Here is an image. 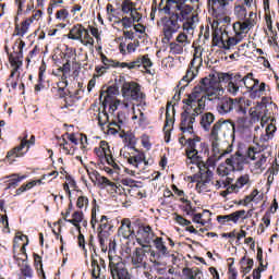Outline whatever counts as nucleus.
Masks as SVG:
<instances>
[{
  "mask_svg": "<svg viewBox=\"0 0 279 279\" xmlns=\"http://www.w3.org/2000/svg\"><path fill=\"white\" fill-rule=\"evenodd\" d=\"M174 8L175 13H172V16H165L161 19L163 36L167 43H171L173 34H178V32L180 31L179 23H184V21H189V16H191V12H193V7L186 4V2H177Z\"/></svg>",
  "mask_w": 279,
  "mask_h": 279,
  "instance_id": "nucleus-1",
  "label": "nucleus"
},
{
  "mask_svg": "<svg viewBox=\"0 0 279 279\" xmlns=\"http://www.w3.org/2000/svg\"><path fill=\"white\" fill-rule=\"evenodd\" d=\"M213 86H215V82H213L210 78L206 76L201 78L199 83L192 89V93L187 95V98L183 99V104H185V106L199 104L202 98H204V95H207V97H213V95H215Z\"/></svg>",
  "mask_w": 279,
  "mask_h": 279,
  "instance_id": "nucleus-2",
  "label": "nucleus"
},
{
  "mask_svg": "<svg viewBox=\"0 0 279 279\" xmlns=\"http://www.w3.org/2000/svg\"><path fill=\"white\" fill-rule=\"evenodd\" d=\"M121 10L123 14L130 15L124 16L117 22L118 25H122L123 29H130V27H133L134 23H141V21L143 20V15L138 13V9L135 8L132 3H122Z\"/></svg>",
  "mask_w": 279,
  "mask_h": 279,
  "instance_id": "nucleus-3",
  "label": "nucleus"
},
{
  "mask_svg": "<svg viewBox=\"0 0 279 279\" xmlns=\"http://www.w3.org/2000/svg\"><path fill=\"white\" fill-rule=\"evenodd\" d=\"M202 64H203L202 57H194L190 62V65L185 75L177 85V88H180L181 86V90H185L186 86H189V84H191V82L199 73V66H202Z\"/></svg>",
  "mask_w": 279,
  "mask_h": 279,
  "instance_id": "nucleus-4",
  "label": "nucleus"
},
{
  "mask_svg": "<svg viewBox=\"0 0 279 279\" xmlns=\"http://www.w3.org/2000/svg\"><path fill=\"white\" fill-rule=\"evenodd\" d=\"M254 154H256V148L248 147L246 157L238 151L234 155H231L230 158H227V160L231 167H233V171H243V167L245 166V162H247V158H250V160H256Z\"/></svg>",
  "mask_w": 279,
  "mask_h": 279,
  "instance_id": "nucleus-5",
  "label": "nucleus"
},
{
  "mask_svg": "<svg viewBox=\"0 0 279 279\" xmlns=\"http://www.w3.org/2000/svg\"><path fill=\"white\" fill-rule=\"evenodd\" d=\"M122 93L124 97H130L133 101H145V94L141 93V85L137 83H124Z\"/></svg>",
  "mask_w": 279,
  "mask_h": 279,
  "instance_id": "nucleus-6",
  "label": "nucleus"
},
{
  "mask_svg": "<svg viewBox=\"0 0 279 279\" xmlns=\"http://www.w3.org/2000/svg\"><path fill=\"white\" fill-rule=\"evenodd\" d=\"M36 144V136L32 135L27 142H21L19 146L11 149L7 154L9 160H14L13 158H23L25 154L29 151V146Z\"/></svg>",
  "mask_w": 279,
  "mask_h": 279,
  "instance_id": "nucleus-7",
  "label": "nucleus"
},
{
  "mask_svg": "<svg viewBox=\"0 0 279 279\" xmlns=\"http://www.w3.org/2000/svg\"><path fill=\"white\" fill-rule=\"evenodd\" d=\"M213 171L207 168L199 167V180L196 183L197 193H208L210 189H208V184H210V180H213Z\"/></svg>",
  "mask_w": 279,
  "mask_h": 279,
  "instance_id": "nucleus-8",
  "label": "nucleus"
},
{
  "mask_svg": "<svg viewBox=\"0 0 279 279\" xmlns=\"http://www.w3.org/2000/svg\"><path fill=\"white\" fill-rule=\"evenodd\" d=\"M154 236H156V234L154 230H151V227L146 226L137 230L136 241L144 250H149V247H151L149 243H151V241L154 242ZM144 243H146V245Z\"/></svg>",
  "mask_w": 279,
  "mask_h": 279,
  "instance_id": "nucleus-9",
  "label": "nucleus"
},
{
  "mask_svg": "<svg viewBox=\"0 0 279 279\" xmlns=\"http://www.w3.org/2000/svg\"><path fill=\"white\" fill-rule=\"evenodd\" d=\"M122 69H129L132 71V69H138L140 66H144L146 69V73L151 75V66H154V63L151 62V59H149V54H144L142 57H138L135 61L129 62V63H122Z\"/></svg>",
  "mask_w": 279,
  "mask_h": 279,
  "instance_id": "nucleus-10",
  "label": "nucleus"
},
{
  "mask_svg": "<svg viewBox=\"0 0 279 279\" xmlns=\"http://www.w3.org/2000/svg\"><path fill=\"white\" fill-rule=\"evenodd\" d=\"M232 75L233 73L220 72L217 74H209L206 77L214 82V86L211 87V89L214 90V94L217 95V93H219V84H230Z\"/></svg>",
  "mask_w": 279,
  "mask_h": 279,
  "instance_id": "nucleus-11",
  "label": "nucleus"
},
{
  "mask_svg": "<svg viewBox=\"0 0 279 279\" xmlns=\"http://www.w3.org/2000/svg\"><path fill=\"white\" fill-rule=\"evenodd\" d=\"M234 108H236V102H234L233 98H230V97L218 98L216 110L222 117L226 114H230V112H232Z\"/></svg>",
  "mask_w": 279,
  "mask_h": 279,
  "instance_id": "nucleus-12",
  "label": "nucleus"
},
{
  "mask_svg": "<svg viewBox=\"0 0 279 279\" xmlns=\"http://www.w3.org/2000/svg\"><path fill=\"white\" fill-rule=\"evenodd\" d=\"M109 269L112 279H132L130 272L125 269V264L119 262L114 264L113 262L109 263Z\"/></svg>",
  "mask_w": 279,
  "mask_h": 279,
  "instance_id": "nucleus-13",
  "label": "nucleus"
},
{
  "mask_svg": "<svg viewBox=\"0 0 279 279\" xmlns=\"http://www.w3.org/2000/svg\"><path fill=\"white\" fill-rule=\"evenodd\" d=\"M153 243L157 251L151 250V247L148 248V252L150 253V256L155 260H160L162 256H167L169 254L167 250V245H165V241L162 238L157 236L155 240H153Z\"/></svg>",
  "mask_w": 279,
  "mask_h": 279,
  "instance_id": "nucleus-14",
  "label": "nucleus"
},
{
  "mask_svg": "<svg viewBox=\"0 0 279 279\" xmlns=\"http://www.w3.org/2000/svg\"><path fill=\"white\" fill-rule=\"evenodd\" d=\"M145 252H147V248H144L143 246H142V248L137 247L133 252L131 263L134 267H136V269L147 267V262H146L147 260V255H145Z\"/></svg>",
  "mask_w": 279,
  "mask_h": 279,
  "instance_id": "nucleus-15",
  "label": "nucleus"
},
{
  "mask_svg": "<svg viewBox=\"0 0 279 279\" xmlns=\"http://www.w3.org/2000/svg\"><path fill=\"white\" fill-rule=\"evenodd\" d=\"M243 88V75L241 73L232 74L231 81L228 84L227 90L232 95L233 97H236L239 95V90Z\"/></svg>",
  "mask_w": 279,
  "mask_h": 279,
  "instance_id": "nucleus-16",
  "label": "nucleus"
},
{
  "mask_svg": "<svg viewBox=\"0 0 279 279\" xmlns=\"http://www.w3.org/2000/svg\"><path fill=\"white\" fill-rule=\"evenodd\" d=\"M94 154L99 158V160H105L107 165H110V157L112 156V151L110 150V146L108 142L101 141L99 147L94 148Z\"/></svg>",
  "mask_w": 279,
  "mask_h": 279,
  "instance_id": "nucleus-17",
  "label": "nucleus"
},
{
  "mask_svg": "<svg viewBox=\"0 0 279 279\" xmlns=\"http://www.w3.org/2000/svg\"><path fill=\"white\" fill-rule=\"evenodd\" d=\"M119 236H123V239H134L136 233H134V228H132V221L130 219H123L122 225L118 230Z\"/></svg>",
  "mask_w": 279,
  "mask_h": 279,
  "instance_id": "nucleus-18",
  "label": "nucleus"
},
{
  "mask_svg": "<svg viewBox=\"0 0 279 279\" xmlns=\"http://www.w3.org/2000/svg\"><path fill=\"white\" fill-rule=\"evenodd\" d=\"M106 270V260L100 258L99 262L92 256V278L100 279L101 274Z\"/></svg>",
  "mask_w": 279,
  "mask_h": 279,
  "instance_id": "nucleus-19",
  "label": "nucleus"
},
{
  "mask_svg": "<svg viewBox=\"0 0 279 279\" xmlns=\"http://www.w3.org/2000/svg\"><path fill=\"white\" fill-rule=\"evenodd\" d=\"M84 32L85 28L82 24H75L68 34L69 40H80L82 45L86 44V40H84Z\"/></svg>",
  "mask_w": 279,
  "mask_h": 279,
  "instance_id": "nucleus-20",
  "label": "nucleus"
},
{
  "mask_svg": "<svg viewBox=\"0 0 279 279\" xmlns=\"http://www.w3.org/2000/svg\"><path fill=\"white\" fill-rule=\"evenodd\" d=\"M267 88V84L260 83V81H255V83L250 87L246 93L251 99H260L263 97V92Z\"/></svg>",
  "mask_w": 279,
  "mask_h": 279,
  "instance_id": "nucleus-21",
  "label": "nucleus"
},
{
  "mask_svg": "<svg viewBox=\"0 0 279 279\" xmlns=\"http://www.w3.org/2000/svg\"><path fill=\"white\" fill-rule=\"evenodd\" d=\"M219 132H221V123L216 122L209 133V141L211 143L213 149L219 148V142L221 141V137H219Z\"/></svg>",
  "mask_w": 279,
  "mask_h": 279,
  "instance_id": "nucleus-22",
  "label": "nucleus"
},
{
  "mask_svg": "<svg viewBox=\"0 0 279 279\" xmlns=\"http://www.w3.org/2000/svg\"><path fill=\"white\" fill-rule=\"evenodd\" d=\"M218 123H220V130H223V136L230 134V136L234 138V134L236 132V125L234 124V122L230 120L220 119L218 120Z\"/></svg>",
  "mask_w": 279,
  "mask_h": 279,
  "instance_id": "nucleus-23",
  "label": "nucleus"
},
{
  "mask_svg": "<svg viewBox=\"0 0 279 279\" xmlns=\"http://www.w3.org/2000/svg\"><path fill=\"white\" fill-rule=\"evenodd\" d=\"M199 145L198 147H196V151L195 154H193L190 157V160L193 162V165H197L199 162H202V157L199 154H208V144L204 143V142H198Z\"/></svg>",
  "mask_w": 279,
  "mask_h": 279,
  "instance_id": "nucleus-24",
  "label": "nucleus"
},
{
  "mask_svg": "<svg viewBox=\"0 0 279 279\" xmlns=\"http://www.w3.org/2000/svg\"><path fill=\"white\" fill-rule=\"evenodd\" d=\"M197 143H202V137L195 136L194 138H187L185 141V145H187V148L185 149V154H186L187 158L191 159L193 154H195V151H197Z\"/></svg>",
  "mask_w": 279,
  "mask_h": 279,
  "instance_id": "nucleus-25",
  "label": "nucleus"
},
{
  "mask_svg": "<svg viewBox=\"0 0 279 279\" xmlns=\"http://www.w3.org/2000/svg\"><path fill=\"white\" fill-rule=\"evenodd\" d=\"M19 51H15V56L9 54V60H13V63L17 64V69L23 66V49H25V41L21 40L17 47Z\"/></svg>",
  "mask_w": 279,
  "mask_h": 279,
  "instance_id": "nucleus-26",
  "label": "nucleus"
},
{
  "mask_svg": "<svg viewBox=\"0 0 279 279\" xmlns=\"http://www.w3.org/2000/svg\"><path fill=\"white\" fill-rule=\"evenodd\" d=\"M254 22L252 20H244V22H235L233 24V29L239 36L240 34H245L246 29H252Z\"/></svg>",
  "mask_w": 279,
  "mask_h": 279,
  "instance_id": "nucleus-27",
  "label": "nucleus"
},
{
  "mask_svg": "<svg viewBox=\"0 0 279 279\" xmlns=\"http://www.w3.org/2000/svg\"><path fill=\"white\" fill-rule=\"evenodd\" d=\"M213 123H215V114L213 112H205L201 116V125L205 132H210Z\"/></svg>",
  "mask_w": 279,
  "mask_h": 279,
  "instance_id": "nucleus-28",
  "label": "nucleus"
},
{
  "mask_svg": "<svg viewBox=\"0 0 279 279\" xmlns=\"http://www.w3.org/2000/svg\"><path fill=\"white\" fill-rule=\"evenodd\" d=\"M180 130L183 134H186V132L193 134V125H189V111L186 110L181 113Z\"/></svg>",
  "mask_w": 279,
  "mask_h": 279,
  "instance_id": "nucleus-29",
  "label": "nucleus"
},
{
  "mask_svg": "<svg viewBox=\"0 0 279 279\" xmlns=\"http://www.w3.org/2000/svg\"><path fill=\"white\" fill-rule=\"evenodd\" d=\"M247 182H250V175L243 174V175L239 177L236 179L235 183L231 184L229 186V189L231 191H233V193H239V190L243 189V186H245V184H247Z\"/></svg>",
  "mask_w": 279,
  "mask_h": 279,
  "instance_id": "nucleus-30",
  "label": "nucleus"
},
{
  "mask_svg": "<svg viewBox=\"0 0 279 279\" xmlns=\"http://www.w3.org/2000/svg\"><path fill=\"white\" fill-rule=\"evenodd\" d=\"M26 178H27V175L19 177V174H16V173L4 177V180L10 179L9 184L7 186V191L10 189H16V186H19V182H23V180H25Z\"/></svg>",
  "mask_w": 279,
  "mask_h": 279,
  "instance_id": "nucleus-31",
  "label": "nucleus"
},
{
  "mask_svg": "<svg viewBox=\"0 0 279 279\" xmlns=\"http://www.w3.org/2000/svg\"><path fill=\"white\" fill-rule=\"evenodd\" d=\"M234 171V167L231 166V163L226 159V162L220 163L217 169L218 175H221L222 178H226V175H230Z\"/></svg>",
  "mask_w": 279,
  "mask_h": 279,
  "instance_id": "nucleus-32",
  "label": "nucleus"
},
{
  "mask_svg": "<svg viewBox=\"0 0 279 279\" xmlns=\"http://www.w3.org/2000/svg\"><path fill=\"white\" fill-rule=\"evenodd\" d=\"M64 221H66V223H72V226L80 229V223L84 221V213L76 210L72 214V219L64 218Z\"/></svg>",
  "mask_w": 279,
  "mask_h": 279,
  "instance_id": "nucleus-33",
  "label": "nucleus"
},
{
  "mask_svg": "<svg viewBox=\"0 0 279 279\" xmlns=\"http://www.w3.org/2000/svg\"><path fill=\"white\" fill-rule=\"evenodd\" d=\"M34 23V20L26 19L24 22H22V27L19 26V24L15 25V36H25L27 34V29H29V25Z\"/></svg>",
  "mask_w": 279,
  "mask_h": 279,
  "instance_id": "nucleus-34",
  "label": "nucleus"
},
{
  "mask_svg": "<svg viewBox=\"0 0 279 279\" xmlns=\"http://www.w3.org/2000/svg\"><path fill=\"white\" fill-rule=\"evenodd\" d=\"M100 58H101L102 65L107 66V69H111V66L113 69H123V66L121 65L123 62L108 59V57H106V54L104 53L100 54Z\"/></svg>",
  "mask_w": 279,
  "mask_h": 279,
  "instance_id": "nucleus-35",
  "label": "nucleus"
},
{
  "mask_svg": "<svg viewBox=\"0 0 279 279\" xmlns=\"http://www.w3.org/2000/svg\"><path fill=\"white\" fill-rule=\"evenodd\" d=\"M108 216H101L100 218V225L98 227V232H106V235L108 236L110 230H112L113 226L108 221Z\"/></svg>",
  "mask_w": 279,
  "mask_h": 279,
  "instance_id": "nucleus-36",
  "label": "nucleus"
},
{
  "mask_svg": "<svg viewBox=\"0 0 279 279\" xmlns=\"http://www.w3.org/2000/svg\"><path fill=\"white\" fill-rule=\"evenodd\" d=\"M255 81H258V78H254V73L250 72L245 76H242V86H245L246 90H250L252 85L255 84Z\"/></svg>",
  "mask_w": 279,
  "mask_h": 279,
  "instance_id": "nucleus-37",
  "label": "nucleus"
},
{
  "mask_svg": "<svg viewBox=\"0 0 279 279\" xmlns=\"http://www.w3.org/2000/svg\"><path fill=\"white\" fill-rule=\"evenodd\" d=\"M57 85H58L57 93H58L60 99H64V98L69 97V89H65L66 86H69V81L59 82Z\"/></svg>",
  "mask_w": 279,
  "mask_h": 279,
  "instance_id": "nucleus-38",
  "label": "nucleus"
},
{
  "mask_svg": "<svg viewBox=\"0 0 279 279\" xmlns=\"http://www.w3.org/2000/svg\"><path fill=\"white\" fill-rule=\"evenodd\" d=\"M241 137L245 143H254V135L252 134V129H250V126H242Z\"/></svg>",
  "mask_w": 279,
  "mask_h": 279,
  "instance_id": "nucleus-39",
  "label": "nucleus"
},
{
  "mask_svg": "<svg viewBox=\"0 0 279 279\" xmlns=\"http://www.w3.org/2000/svg\"><path fill=\"white\" fill-rule=\"evenodd\" d=\"M34 260H35V267L38 271V276L43 277V279H46L45 270L43 269V257L40 255L34 253Z\"/></svg>",
  "mask_w": 279,
  "mask_h": 279,
  "instance_id": "nucleus-40",
  "label": "nucleus"
},
{
  "mask_svg": "<svg viewBox=\"0 0 279 279\" xmlns=\"http://www.w3.org/2000/svg\"><path fill=\"white\" fill-rule=\"evenodd\" d=\"M234 14L240 21H245L247 19V9L243 4L235 5Z\"/></svg>",
  "mask_w": 279,
  "mask_h": 279,
  "instance_id": "nucleus-41",
  "label": "nucleus"
},
{
  "mask_svg": "<svg viewBox=\"0 0 279 279\" xmlns=\"http://www.w3.org/2000/svg\"><path fill=\"white\" fill-rule=\"evenodd\" d=\"M207 3L211 7V10H225L228 5L226 0H207Z\"/></svg>",
  "mask_w": 279,
  "mask_h": 279,
  "instance_id": "nucleus-42",
  "label": "nucleus"
},
{
  "mask_svg": "<svg viewBox=\"0 0 279 279\" xmlns=\"http://www.w3.org/2000/svg\"><path fill=\"white\" fill-rule=\"evenodd\" d=\"M177 4H178V1H175V0H167V3L162 8V11L165 12V14L173 16V14H175V5Z\"/></svg>",
  "mask_w": 279,
  "mask_h": 279,
  "instance_id": "nucleus-43",
  "label": "nucleus"
},
{
  "mask_svg": "<svg viewBox=\"0 0 279 279\" xmlns=\"http://www.w3.org/2000/svg\"><path fill=\"white\" fill-rule=\"evenodd\" d=\"M133 160L135 163V169H138V166L143 165V162H144L145 167H147L149 165V162L145 160V153L138 151V154L133 157Z\"/></svg>",
  "mask_w": 279,
  "mask_h": 279,
  "instance_id": "nucleus-44",
  "label": "nucleus"
},
{
  "mask_svg": "<svg viewBox=\"0 0 279 279\" xmlns=\"http://www.w3.org/2000/svg\"><path fill=\"white\" fill-rule=\"evenodd\" d=\"M170 51L174 56H181V53H184V47L178 43H170Z\"/></svg>",
  "mask_w": 279,
  "mask_h": 279,
  "instance_id": "nucleus-45",
  "label": "nucleus"
},
{
  "mask_svg": "<svg viewBox=\"0 0 279 279\" xmlns=\"http://www.w3.org/2000/svg\"><path fill=\"white\" fill-rule=\"evenodd\" d=\"M120 138H124V143H128V145H136V136L133 133L123 132V134H120Z\"/></svg>",
  "mask_w": 279,
  "mask_h": 279,
  "instance_id": "nucleus-46",
  "label": "nucleus"
},
{
  "mask_svg": "<svg viewBox=\"0 0 279 279\" xmlns=\"http://www.w3.org/2000/svg\"><path fill=\"white\" fill-rule=\"evenodd\" d=\"M106 239H108L106 231L98 232V241L101 247V252H108V246H106Z\"/></svg>",
  "mask_w": 279,
  "mask_h": 279,
  "instance_id": "nucleus-47",
  "label": "nucleus"
},
{
  "mask_svg": "<svg viewBox=\"0 0 279 279\" xmlns=\"http://www.w3.org/2000/svg\"><path fill=\"white\" fill-rule=\"evenodd\" d=\"M182 274L187 279H195V278H197V276H199V274H202V271H199V270L195 271L191 268H183Z\"/></svg>",
  "mask_w": 279,
  "mask_h": 279,
  "instance_id": "nucleus-48",
  "label": "nucleus"
},
{
  "mask_svg": "<svg viewBox=\"0 0 279 279\" xmlns=\"http://www.w3.org/2000/svg\"><path fill=\"white\" fill-rule=\"evenodd\" d=\"M111 125H117L118 128H121V125H125V112L119 111L117 113V121H113Z\"/></svg>",
  "mask_w": 279,
  "mask_h": 279,
  "instance_id": "nucleus-49",
  "label": "nucleus"
},
{
  "mask_svg": "<svg viewBox=\"0 0 279 279\" xmlns=\"http://www.w3.org/2000/svg\"><path fill=\"white\" fill-rule=\"evenodd\" d=\"M76 208H80L82 210V208H88V197L86 196H80L76 201Z\"/></svg>",
  "mask_w": 279,
  "mask_h": 279,
  "instance_id": "nucleus-50",
  "label": "nucleus"
},
{
  "mask_svg": "<svg viewBox=\"0 0 279 279\" xmlns=\"http://www.w3.org/2000/svg\"><path fill=\"white\" fill-rule=\"evenodd\" d=\"M228 260H231V263L229 264V279H236V277L239 276V271H236V268L232 267V265H234V258L230 257L228 258Z\"/></svg>",
  "mask_w": 279,
  "mask_h": 279,
  "instance_id": "nucleus-51",
  "label": "nucleus"
},
{
  "mask_svg": "<svg viewBox=\"0 0 279 279\" xmlns=\"http://www.w3.org/2000/svg\"><path fill=\"white\" fill-rule=\"evenodd\" d=\"M173 123H175V119L171 118V114L169 113V108H168L166 111V122H165L163 130H167V128H171Z\"/></svg>",
  "mask_w": 279,
  "mask_h": 279,
  "instance_id": "nucleus-52",
  "label": "nucleus"
},
{
  "mask_svg": "<svg viewBox=\"0 0 279 279\" xmlns=\"http://www.w3.org/2000/svg\"><path fill=\"white\" fill-rule=\"evenodd\" d=\"M56 19L59 21H66V19H69V11L66 9L57 11Z\"/></svg>",
  "mask_w": 279,
  "mask_h": 279,
  "instance_id": "nucleus-53",
  "label": "nucleus"
},
{
  "mask_svg": "<svg viewBox=\"0 0 279 279\" xmlns=\"http://www.w3.org/2000/svg\"><path fill=\"white\" fill-rule=\"evenodd\" d=\"M21 274L22 276H24V278H32V276L34 275V271L32 270V267L29 265H25L21 269Z\"/></svg>",
  "mask_w": 279,
  "mask_h": 279,
  "instance_id": "nucleus-54",
  "label": "nucleus"
},
{
  "mask_svg": "<svg viewBox=\"0 0 279 279\" xmlns=\"http://www.w3.org/2000/svg\"><path fill=\"white\" fill-rule=\"evenodd\" d=\"M239 43H241V39H236L235 37H230L227 41V45L223 46V49L229 50L230 47H235V45H238Z\"/></svg>",
  "mask_w": 279,
  "mask_h": 279,
  "instance_id": "nucleus-55",
  "label": "nucleus"
},
{
  "mask_svg": "<svg viewBox=\"0 0 279 279\" xmlns=\"http://www.w3.org/2000/svg\"><path fill=\"white\" fill-rule=\"evenodd\" d=\"M100 186H112V182L108 180L106 177L98 175V179L96 180Z\"/></svg>",
  "mask_w": 279,
  "mask_h": 279,
  "instance_id": "nucleus-56",
  "label": "nucleus"
},
{
  "mask_svg": "<svg viewBox=\"0 0 279 279\" xmlns=\"http://www.w3.org/2000/svg\"><path fill=\"white\" fill-rule=\"evenodd\" d=\"M32 186H34V184H32V182L27 183V184H23L21 187H19L15 192V195H23V193H25L26 191H29V189H32Z\"/></svg>",
  "mask_w": 279,
  "mask_h": 279,
  "instance_id": "nucleus-57",
  "label": "nucleus"
},
{
  "mask_svg": "<svg viewBox=\"0 0 279 279\" xmlns=\"http://www.w3.org/2000/svg\"><path fill=\"white\" fill-rule=\"evenodd\" d=\"M123 36L124 37H120L119 40H123V38L125 40H134V38H136V36L134 35V32L132 31H124Z\"/></svg>",
  "mask_w": 279,
  "mask_h": 279,
  "instance_id": "nucleus-58",
  "label": "nucleus"
},
{
  "mask_svg": "<svg viewBox=\"0 0 279 279\" xmlns=\"http://www.w3.org/2000/svg\"><path fill=\"white\" fill-rule=\"evenodd\" d=\"M175 221H178V223H179L180 226H191V220L185 219V218L182 217L181 215H178V216L175 217Z\"/></svg>",
  "mask_w": 279,
  "mask_h": 279,
  "instance_id": "nucleus-59",
  "label": "nucleus"
},
{
  "mask_svg": "<svg viewBox=\"0 0 279 279\" xmlns=\"http://www.w3.org/2000/svg\"><path fill=\"white\" fill-rule=\"evenodd\" d=\"M186 40H189V35H186V33H180L177 37V43H179V45H184Z\"/></svg>",
  "mask_w": 279,
  "mask_h": 279,
  "instance_id": "nucleus-60",
  "label": "nucleus"
},
{
  "mask_svg": "<svg viewBox=\"0 0 279 279\" xmlns=\"http://www.w3.org/2000/svg\"><path fill=\"white\" fill-rule=\"evenodd\" d=\"M61 71L63 75H68V73H71V60H68L61 68Z\"/></svg>",
  "mask_w": 279,
  "mask_h": 279,
  "instance_id": "nucleus-61",
  "label": "nucleus"
},
{
  "mask_svg": "<svg viewBox=\"0 0 279 279\" xmlns=\"http://www.w3.org/2000/svg\"><path fill=\"white\" fill-rule=\"evenodd\" d=\"M218 223H221L222 226H226L228 221H230V214L225 216H217Z\"/></svg>",
  "mask_w": 279,
  "mask_h": 279,
  "instance_id": "nucleus-62",
  "label": "nucleus"
},
{
  "mask_svg": "<svg viewBox=\"0 0 279 279\" xmlns=\"http://www.w3.org/2000/svg\"><path fill=\"white\" fill-rule=\"evenodd\" d=\"M26 0H15V4L17 5V16L23 14V5H25Z\"/></svg>",
  "mask_w": 279,
  "mask_h": 279,
  "instance_id": "nucleus-63",
  "label": "nucleus"
},
{
  "mask_svg": "<svg viewBox=\"0 0 279 279\" xmlns=\"http://www.w3.org/2000/svg\"><path fill=\"white\" fill-rule=\"evenodd\" d=\"M108 95H119V86L111 85L107 88Z\"/></svg>",
  "mask_w": 279,
  "mask_h": 279,
  "instance_id": "nucleus-64",
  "label": "nucleus"
}]
</instances>
